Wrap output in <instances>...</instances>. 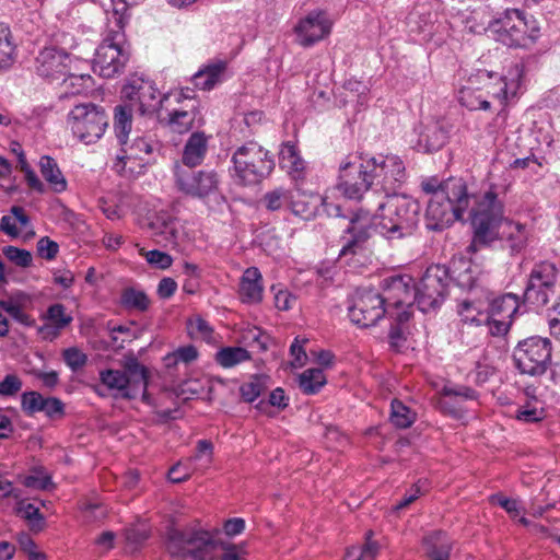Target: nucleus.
I'll return each instance as SVG.
<instances>
[{"label": "nucleus", "instance_id": "obj_1", "mask_svg": "<svg viewBox=\"0 0 560 560\" xmlns=\"http://www.w3.org/2000/svg\"><path fill=\"white\" fill-rule=\"evenodd\" d=\"M165 548L171 558L190 560H242L238 546L225 542L206 529H178L170 526Z\"/></svg>", "mask_w": 560, "mask_h": 560}, {"label": "nucleus", "instance_id": "obj_2", "mask_svg": "<svg viewBox=\"0 0 560 560\" xmlns=\"http://www.w3.org/2000/svg\"><path fill=\"white\" fill-rule=\"evenodd\" d=\"M420 211V203L409 196L395 194L387 197L375 213L378 234L387 241L411 236L418 228Z\"/></svg>", "mask_w": 560, "mask_h": 560}, {"label": "nucleus", "instance_id": "obj_3", "mask_svg": "<svg viewBox=\"0 0 560 560\" xmlns=\"http://www.w3.org/2000/svg\"><path fill=\"white\" fill-rule=\"evenodd\" d=\"M231 162V176L236 185L243 187L260 184L276 167L275 155L254 140L238 147Z\"/></svg>", "mask_w": 560, "mask_h": 560}, {"label": "nucleus", "instance_id": "obj_4", "mask_svg": "<svg viewBox=\"0 0 560 560\" xmlns=\"http://www.w3.org/2000/svg\"><path fill=\"white\" fill-rule=\"evenodd\" d=\"M488 31L509 48H529L540 37V27L533 15L520 9H506L490 21Z\"/></svg>", "mask_w": 560, "mask_h": 560}, {"label": "nucleus", "instance_id": "obj_5", "mask_svg": "<svg viewBox=\"0 0 560 560\" xmlns=\"http://www.w3.org/2000/svg\"><path fill=\"white\" fill-rule=\"evenodd\" d=\"M512 359L521 374L541 376L552 364L551 340L537 335L522 339L514 347Z\"/></svg>", "mask_w": 560, "mask_h": 560}, {"label": "nucleus", "instance_id": "obj_6", "mask_svg": "<svg viewBox=\"0 0 560 560\" xmlns=\"http://www.w3.org/2000/svg\"><path fill=\"white\" fill-rule=\"evenodd\" d=\"M448 271L446 265L435 264L427 268L416 284L413 302L422 313L439 310L448 295Z\"/></svg>", "mask_w": 560, "mask_h": 560}, {"label": "nucleus", "instance_id": "obj_7", "mask_svg": "<svg viewBox=\"0 0 560 560\" xmlns=\"http://www.w3.org/2000/svg\"><path fill=\"white\" fill-rule=\"evenodd\" d=\"M470 225L475 241L482 246H491L499 234V225L505 219L502 218V205L494 191H487L469 213Z\"/></svg>", "mask_w": 560, "mask_h": 560}, {"label": "nucleus", "instance_id": "obj_8", "mask_svg": "<svg viewBox=\"0 0 560 560\" xmlns=\"http://www.w3.org/2000/svg\"><path fill=\"white\" fill-rule=\"evenodd\" d=\"M108 120L105 108L92 102L74 105L68 115L72 133L86 144L94 143L104 135Z\"/></svg>", "mask_w": 560, "mask_h": 560}, {"label": "nucleus", "instance_id": "obj_9", "mask_svg": "<svg viewBox=\"0 0 560 560\" xmlns=\"http://www.w3.org/2000/svg\"><path fill=\"white\" fill-rule=\"evenodd\" d=\"M378 233L377 218L368 210L359 209L349 213L347 226L342 231V247L339 257L355 256L366 249L373 233Z\"/></svg>", "mask_w": 560, "mask_h": 560}, {"label": "nucleus", "instance_id": "obj_10", "mask_svg": "<svg viewBox=\"0 0 560 560\" xmlns=\"http://www.w3.org/2000/svg\"><path fill=\"white\" fill-rule=\"evenodd\" d=\"M129 58L124 34L110 31L96 48L93 70L101 77L110 79L124 71Z\"/></svg>", "mask_w": 560, "mask_h": 560}, {"label": "nucleus", "instance_id": "obj_11", "mask_svg": "<svg viewBox=\"0 0 560 560\" xmlns=\"http://www.w3.org/2000/svg\"><path fill=\"white\" fill-rule=\"evenodd\" d=\"M370 170L372 186L382 190L386 197L395 195L407 178L402 160L397 155L371 158L366 160Z\"/></svg>", "mask_w": 560, "mask_h": 560}, {"label": "nucleus", "instance_id": "obj_12", "mask_svg": "<svg viewBox=\"0 0 560 560\" xmlns=\"http://www.w3.org/2000/svg\"><path fill=\"white\" fill-rule=\"evenodd\" d=\"M472 197V194L466 192L463 203L446 199L442 195L431 197L424 214L425 228L432 232H442L455 221H463Z\"/></svg>", "mask_w": 560, "mask_h": 560}, {"label": "nucleus", "instance_id": "obj_13", "mask_svg": "<svg viewBox=\"0 0 560 560\" xmlns=\"http://www.w3.org/2000/svg\"><path fill=\"white\" fill-rule=\"evenodd\" d=\"M558 273L556 264L549 260L535 264L525 287L524 302L536 307L547 305L550 294L555 292Z\"/></svg>", "mask_w": 560, "mask_h": 560}, {"label": "nucleus", "instance_id": "obj_14", "mask_svg": "<svg viewBox=\"0 0 560 560\" xmlns=\"http://www.w3.org/2000/svg\"><path fill=\"white\" fill-rule=\"evenodd\" d=\"M370 170L366 161L359 164L342 162L339 166L337 190L349 200L360 201L366 191L373 189Z\"/></svg>", "mask_w": 560, "mask_h": 560}, {"label": "nucleus", "instance_id": "obj_15", "mask_svg": "<svg viewBox=\"0 0 560 560\" xmlns=\"http://www.w3.org/2000/svg\"><path fill=\"white\" fill-rule=\"evenodd\" d=\"M387 313L385 299L375 290H364L357 294L348 307V316L360 328L375 326Z\"/></svg>", "mask_w": 560, "mask_h": 560}, {"label": "nucleus", "instance_id": "obj_16", "mask_svg": "<svg viewBox=\"0 0 560 560\" xmlns=\"http://www.w3.org/2000/svg\"><path fill=\"white\" fill-rule=\"evenodd\" d=\"M178 189L191 197L203 199L219 189V175L214 170H200L190 173H176Z\"/></svg>", "mask_w": 560, "mask_h": 560}, {"label": "nucleus", "instance_id": "obj_17", "mask_svg": "<svg viewBox=\"0 0 560 560\" xmlns=\"http://www.w3.org/2000/svg\"><path fill=\"white\" fill-rule=\"evenodd\" d=\"M387 294L385 305H393L394 308L402 306L412 307L416 292L415 279L409 275H394L384 278L380 284Z\"/></svg>", "mask_w": 560, "mask_h": 560}, {"label": "nucleus", "instance_id": "obj_18", "mask_svg": "<svg viewBox=\"0 0 560 560\" xmlns=\"http://www.w3.org/2000/svg\"><path fill=\"white\" fill-rule=\"evenodd\" d=\"M331 31V23L325 11L313 10L295 25L298 42L303 47H311L324 39Z\"/></svg>", "mask_w": 560, "mask_h": 560}, {"label": "nucleus", "instance_id": "obj_19", "mask_svg": "<svg viewBox=\"0 0 560 560\" xmlns=\"http://www.w3.org/2000/svg\"><path fill=\"white\" fill-rule=\"evenodd\" d=\"M495 241H499L502 250H506L509 256L515 257L527 248L529 230L524 223L505 219L499 225V234Z\"/></svg>", "mask_w": 560, "mask_h": 560}, {"label": "nucleus", "instance_id": "obj_20", "mask_svg": "<svg viewBox=\"0 0 560 560\" xmlns=\"http://www.w3.org/2000/svg\"><path fill=\"white\" fill-rule=\"evenodd\" d=\"M446 269L448 271V283L453 281L464 291H471L478 287L481 268L465 255H454Z\"/></svg>", "mask_w": 560, "mask_h": 560}, {"label": "nucleus", "instance_id": "obj_21", "mask_svg": "<svg viewBox=\"0 0 560 560\" xmlns=\"http://www.w3.org/2000/svg\"><path fill=\"white\" fill-rule=\"evenodd\" d=\"M70 55L56 47H45L36 57L35 68L39 77L59 79L69 71Z\"/></svg>", "mask_w": 560, "mask_h": 560}, {"label": "nucleus", "instance_id": "obj_22", "mask_svg": "<svg viewBox=\"0 0 560 560\" xmlns=\"http://www.w3.org/2000/svg\"><path fill=\"white\" fill-rule=\"evenodd\" d=\"M125 96L132 100H138V112L143 117H153L162 108L163 102L167 95L159 97V91L151 83L145 82L139 86L127 85L124 89Z\"/></svg>", "mask_w": 560, "mask_h": 560}, {"label": "nucleus", "instance_id": "obj_23", "mask_svg": "<svg viewBox=\"0 0 560 560\" xmlns=\"http://www.w3.org/2000/svg\"><path fill=\"white\" fill-rule=\"evenodd\" d=\"M279 166L288 173L294 182V188L300 191L301 184H304L306 178V163L300 155L296 144L292 141H285L281 144Z\"/></svg>", "mask_w": 560, "mask_h": 560}, {"label": "nucleus", "instance_id": "obj_24", "mask_svg": "<svg viewBox=\"0 0 560 560\" xmlns=\"http://www.w3.org/2000/svg\"><path fill=\"white\" fill-rule=\"evenodd\" d=\"M450 131L439 122L421 127L412 149L420 153L431 154L440 151L448 141Z\"/></svg>", "mask_w": 560, "mask_h": 560}, {"label": "nucleus", "instance_id": "obj_25", "mask_svg": "<svg viewBox=\"0 0 560 560\" xmlns=\"http://www.w3.org/2000/svg\"><path fill=\"white\" fill-rule=\"evenodd\" d=\"M196 121L198 125L203 122L199 101H192L191 104H184L170 112L166 125L172 131L183 135L190 131Z\"/></svg>", "mask_w": 560, "mask_h": 560}, {"label": "nucleus", "instance_id": "obj_26", "mask_svg": "<svg viewBox=\"0 0 560 560\" xmlns=\"http://www.w3.org/2000/svg\"><path fill=\"white\" fill-rule=\"evenodd\" d=\"M422 190L432 194V197L442 195L446 199L459 201L463 203V197L468 192L467 184L462 177H448L440 182L435 177H431L422 183Z\"/></svg>", "mask_w": 560, "mask_h": 560}, {"label": "nucleus", "instance_id": "obj_27", "mask_svg": "<svg viewBox=\"0 0 560 560\" xmlns=\"http://www.w3.org/2000/svg\"><path fill=\"white\" fill-rule=\"evenodd\" d=\"M296 196L291 192L290 210L295 215L305 221L314 220L319 211L320 203H325V198L318 194L307 192L303 189L295 188Z\"/></svg>", "mask_w": 560, "mask_h": 560}, {"label": "nucleus", "instance_id": "obj_28", "mask_svg": "<svg viewBox=\"0 0 560 560\" xmlns=\"http://www.w3.org/2000/svg\"><path fill=\"white\" fill-rule=\"evenodd\" d=\"M386 315L390 319V327L388 331L389 347L399 352L402 347V342L406 341L402 326L407 324L412 317V307L402 306L401 308H394L393 305H387Z\"/></svg>", "mask_w": 560, "mask_h": 560}, {"label": "nucleus", "instance_id": "obj_29", "mask_svg": "<svg viewBox=\"0 0 560 560\" xmlns=\"http://www.w3.org/2000/svg\"><path fill=\"white\" fill-rule=\"evenodd\" d=\"M424 555L430 560H450L452 542L447 533L442 529H434L422 537Z\"/></svg>", "mask_w": 560, "mask_h": 560}, {"label": "nucleus", "instance_id": "obj_30", "mask_svg": "<svg viewBox=\"0 0 560 560\" xmlns=\"http://www.w3.org/2000/svg\"><path fill=\"white\" fill-rule=\"evenodd\" d=\"M262 277L257 267L247 268L240 283V295L244 303H259L262 300Z\"/></svg>", "mask_w": 560, "mask_h": 560}, {"label": "nucleus", "instance_id": "obj_31", "mask_svg": "<svg viewBox=\"0 0 560 560\" xmlns=\"http://www.w3.org/2000/svg\"><path fill=\"white\" fill-rule=\"evenodd\" d=\"M208 149V137L203 131L192 132L186 141L182 161L188 167L200 165Z\"/></svg>", "mask_w": 560, "mask_h": 560}, {"label": "nucleus", "instance_id": "obj_32", "mask_svg": "<svg viewBox=\"0 0 560 560\" xmlns=\"http://www.w3.org/2000/svg\"><path fill=\"white\" fill-rule=\"evenodd\" d=\"M100 381L109 390H117L118 394L114 398H122L132 400L136 398V393L129 388V381L120 370L106 369L100 372Z\"/></svg>", "mask_w": 560, "mask_h": 560}, {"label": "nucleus", "instance_id": "obj_33", "mask_svg": "<svg viewBox=\"0 0 560 560\" xmlns=\"http://www.w3.org/2000/svg\"><path fill=\"white\" fill-rule=\"evenodd\" d=\"M226 70V62L218 60L199 69L192 77L191 81L195 88L203 91L212 90L220 81L224 71Z\"/></svg>", "mask_w": 560, "mask_h": 560}, {"label": "nucleus", "instance_id": "obj_34", "mask_svg": "<svg viewBox=\"0 0 560 560\" xmlns=\"http://www.w3.org/2000/svg\"><path fill=\"white\" fill-rule=\"evenodd\" d=\"M122 372L126 378L129 381V388L133 389L136 396L140 389V385L149 382L150 371L147 366L139 362L133 353H130L124 358Z\"/></svg>", "mask_w": 560, "mask_h": 560}, {"label": "nucleus", "instance_id": "obj_35", "mask_svg": "<svg viewBox=\"0 0 560 560\" xmlns=\"http://www.w3.org/2000/svg\"><path fill=\"white\" fill-rule=\"evenodd\" d=\"M132 106L130 104H119L114 108V131L121 147L128 144L129 133L132 127Z\"/></svg>", "mask_w": 560, "mask_h": 560}, {"label": "nucleus", "instance_id": "obj_36", "mask_svg": "<svg viewBox=\"0 0 560 560\" xmlns=\"http://www.w3.org/2000/svg\"><path fill=\"white\" fill-rule=\"evenodd\" d=\"M39 168L42 176L55 192L60 194L67 189V180L54 158L43 155L39 160Z\"/></svg>", "mask_w": 560, "mask_h": 560}, {"label": "nucleus", "instance_id": "obj_37", "mask_svg": "<svg viewBox=\"0 0 560 560\" xmlns=\"http://www.w3.org/2000/svg\"><path fill=\"white\" fill-rule=\"evenodd\" d=\"M518 296L513 293H506L490 301L486 314L501 318L512 319L518 310Z\"/></svg>", "mask_w": 560, "mask_h": 560}, {"label": "nucleus", "instance_id": "obj_38", "mask_svg": "<svg viewBox=\"0 0 560 560\" xmlns=\"http://www.w3.org/2000/svg\"><path fill=\"white\" fill-rule=\"evenodd\" d=\"M271 382L267 374H253L249 381L240 386V395L244 402L253 404L261 394H264Z\"/></svg>", "mask_w": 560, "mask_h": 560}, {"label": "nucleus", "instance_id": "obj_39", "mask_svg": "<svg viewBox=\"0 0 560 560\" xmlns=\"http://www.w3.org/2000/svg\"><path fill=\"white\" fill-rule=\"evenodd\" d=\"M326 383V376L319 368L307 369L298 376L299 387L305 395H316Z\"/></svg>", "mask_w": 560, "mask_h": 560}, {"label": "nucleus", "instance_id": "obj_40", "mask_svg": "<svg viewBox=\"0 0 560 560\" xmlns=\"http://www.w3.org/2000/svg\"><path fill=\"white\" fill-rule=\"evenodd\" d=\"M119 303L126 311L144 313L149 310L151 301L144 291L127 287L121 291Z\"/></svg>", "mask_w": 560, "mask_h": 560}, {"label": "nucleus", "instance_id": "obj_41", "mask_svg": "<svg viewBox=\"0 0 560 560\" xmlns=\"http://www.w3.org/2000/svg\"><path fill=\"white\" fill-rule=\"evenodd\" d=\"M250 359V352L243 347H223L214 354L215 363L224 369L234 368Z\"/></svg>", "mask_w": 560, "mask_h": 560}, {"label": "nucleus", "instance_id": "obj_42", "mask_svg": "<svg viewBox=\"0 0 560 560\" xmlns=\"http://www.w3.org/2000/svg\"><path fill=\"white\" fill-rule=\"evenodd\" d=\"M389 420L395 428L407 429L413 424L416 415L402 401L393 399Z\"/></svg>", "mask_w": 560, "mask_h": 560}, {"label": "nucleus", "instance_id": "obj_43", "mask_svg": "<svg viewBox=\"0 0 560 560\" xmlns=\"http://www.w3.org/2000/svg\"><path fill=\"white\" fill-rule=\"evenodd\" d=\"M457 313L462 317V322L470 325H483L486 310H481L476 301L463 300L457 305Z\"/></svg>", "mask_w": 560, "mask_h": 560}, {"label": "nucleus", "instance_id": "obj_44", "mask_svg": "<svg viewBox=\"0 0 560 560\" xmlns=\"http://www.w3.org/2000/svg\"><path fill=\"white\" fill-rule=\"evenodd\" d=\"M290 190L283 187H277L267 191L259 202L267 211L275 212L282 209L285 203H290Z\"/></svg>", "mask_w": 560, "mask_h": 560}, {"label": "nucleus", "instance_id": "obj_45", "mask_svg": "<svg viewBox=\"0 0 560 560\" xmlns=\"http://www.w3.org/2000/svg\"><path fill=\"white\" fill-rule=\"evenodd\" d=\"M47 404V397H44L39 392L27 390L21 395V409L28 416L33 417L38 412H43Z\"/></svg>", "mask_w": 560, "mask_h": 560}, {"label": "nucleus", "instance_id": "obj_46", "mask_svg": "<svg viewBox=\"0 0 560 560\" xmlns=\"http://www.w3.org/2000/svg\"><path fill=\"white\" fill-rule=\"evenodd\" d=\"M16 513H23V517L30 522L31 530L38 533L45 527V516L39 509L33 503H24L21 501L18 503Z\"/></svg>", "mask_w": 560, "mask_h": 560}, {"label": "nucleus", "instance_id": "obj_47", "mask_svg": "<svg viewBox=\"0 0 560 560\" xmlns=\"http://www.w3.org/2000/svg\"><path fill=\"white\" fill-rule=\"evenodd\" d=\"M121 151L126 154L120 159H142L141 154H151L153 152V142L145 137L137 136L126 147H121Z\"/></svg>", "mask_w": 560, "mask_h": 560}, {"label": "nucleus", "instance_id": "obj_48", "mask_svg": "<svg viewBox=\"0 0 560 560\" xmlns=\"http://www.w3.org/2000/svg\"><path fill=\"white\" fill-rule=\"evenodd\" d=\"M187 330L190 337H200L206 342L210 343L213 340V328L201 316L195 319H189L187 323Z\"/></svg>", "mask_w": 560, "mask_h": 560}, {"label": "nucleus", "instance_id": "obj_49", "mask_svg": "<svg viewBox=\"0 0 560 560\" xmlns=\"http://www.w3.org/2000/svg\"><path fill=\"white\" fill-rule=\"evenodd\" d=\"M44 319L56 325L57 328L63 329L72 322V316L66 313V306L61 303L51 304L46 314L43 316Z\"/></svg>", "mask_w": 560, "mask_h": 560}, {"label": "nucleus", "instance_id": "obj_50", "mask_svg": "<svg viewBox=\"0 0 560 560\" xmlns=\"http://www.w3.org/2000/svg\"><path fill=\"white\" fill-rule=\"evenodd\" d=\"M2 253L11 262L19 267L27 268L32 265L33 256L27 249L8 245L3 247Z\"/></svg>", "mask_w": 560, "mask_h": 560}, {"label": "nucleus", "instance_id": "obj_51", "mask_svg": "<svg viewBox=\"0 0 560 560\" xmlns=\"http://www.w3.org/2000/svg\"><path fill=\"white\" fill-rule=\"evenodd\" d=\"M23 306L15 305L11 301H0V308L10 315V317L25 327L35 326V319L23 312Z\"/></svg>", "mask_w": 560, "mask_h": 560}, {"label": "nucleus", "instance_id": "obj_52", "mask_svg": "<svg viewBox=\"0 0 560 560\" xmlns=\"http://www.w3.org/2000/svg\"><path fill=\"white\" fill-rule=\"evenodd\" d=\"M62 359L72 372H78L88 363V355L77 347L65 349Z\"/></svg>", "mask_w": 560, "mask_h": 560}, {"label": "nucleus", "instance_id": "obj_53", "mask_svg": "<svg viewBox=\"0 0 560 560\" xmlns=\"http://www.w3.org/2000/svg\"><path fill=\"white\" fill-rule=\"evenodd\" d=\"M483 319V324L489 326L490 334L495 337L505 336L512 324V319L492 316L491 314H486Z\"/></svg>", "mask_w": 560, "mask_h": 560}, {"label": "nucleus", "instance_id": "obj_54", "mask_svg": "<svg viewBox=\"0 0 560 560\" xmlns=\"http://www.w3.org/2000/svg\"><path fill=\"white\" fill-rule=\"evenodd\" d=\"M36 252L40 258L52 260L59 253V245L48 236H43L37 241Z\"/></svg>", "mask_w": 560, "mask_h": 560}, {"label": "nucleus", "instance_id": "obj_55", "mask_svg": "<svg viewBox=\"0 0 560 560\" xmlns=\"http://www.w3.org/2000/svg\"><path fill=\"white\" fill-rule=\"evenodd\" d=\"M307 342V338H300L299 336L294 338L290 346V354L294 358V361L291 362L292 368H301L305 364L307 354L304 345Z\"/></svg>", "mask_w": 560, "mask_h": 560}, {"label": "nucleus", "instance_id": "obj_56", "mask_svg": "<svg viewBox=\"0 0 560 560\" xmlns=\"http://www.w3.org/2000/svg\"><path fill=\"white\" fill-rule=\"evenodd\" d=\"M23 382L16 374H7L0 382V397H12L21 390Z\"/></svg>", "mask_w": 560, "mask_h": 560}, {"label": "nucleus", "instance_id": "obj_57", "mask_svg": "<svg viewBox=\"0 0 560 560\" xmlns=\"http://www.w3.org/2000/svg\"><path fill=\"white\" fill-rule=\"evenodd\" d=\"M442 395L445 397H459L465 400H477L479 398L478 392L466 385L444 386Z\"/></svg>", "mask_w": 560, "mask_h": 560}, {"label": "nucleus", "instance_id": "obj_58", "mask_svg": "<svg viewBox=\"0 0 560 560\" xmlns=\"http://www.w3.org/2000/svg\"><path fill=\"white\" fill-rule=\"evenodd\" d=\"M136 322H130L129 325H113L112 322L107 323V329L109 332H118L124 336L125 342H131L135 339H138L141 337L143 329L138 328L133 329L131 326H135Z\"/></svg>", "mask_w": 560, "mask_h": 560}, {"label": "nucleus", "instance_id": "obj_59", "mask_svg": "<svg viewBox=\"0 0 560 560\" xmlns=\"http://www.w3.org/2000/svg\"><path fill=\"white\" fill-rule=\"evenodd\" d=\"M47 407H45L44 415L50 420L62 419L66 415V406L63 401L55 396L47 397Z\"/></svg>", "mask_w": 560, "mask_h": 560}, {"label": "nucleus", "instance_id": "obj_60", "mask_svg": "<svg viewBox=\"0 0 560 560\" xmlns=\"http://www.w3.org/2000/svg\"><path fill=\"white\" fill-rule=\"evenodd\" d=\"M22 485L26 488L36 490H49L55 487L51 476L38 477L35 475L24 476L22 479Z\"/></svg>", "mask_w": 560, "mask_h": 560}, {"label": "nucleus", "instance_id": "obj_61", "mask_svg": "<svg viewBox=\"0 0 560 560\" xmlns=\"http://www.w3.org/2000/svg\"><path fill=\"white\" fill-rule=\"evenodd\" d=\"M545 417L544 409H537L535 407H522L516 410L515 418L526 423H537Z\"/></svg>", "mask_w": 560, "mask_h": 560}, {"label": "nucleus", "instance_id": "obj_62", "mask_svg": "<svg viewBox=\"0 0 560 560\" xmlns=\"http://www.w3.org/2000/svg\"><path fill=\"white\" fill-rule=\"evenodd\" d=\"M15 47L10 40L0 39V71L8 70L14 62Z\"/></svg>", "mask_w": 560, "mask_h": 560}, {"label": "nucleus", "instance_id": "obj_63", "mask_svg": "<svg viewBox=\"0 0 560 560\" xmlns=\"http://www.w3.org/2000/svg\"><path fill=\"white\" fill-rule=\"evenodd\" d=\"M147 261L160 269H166L171 267L173 258L167 253L159 249H151L147 253Z\"/></svg>", "mask_w": 560, "mask_h": 560}, {"label": "nucleus", "instance_id": "obj_64", "mask_svg": "<svg viewBox=\"0 0 560 560\" xmlns=\"http://www.w3.org/2000/svg\"><path fill=\"white\" fill-rule=\"evenodd\" d=\"M177 290V282L171 277H164L160 280L156 294L162 300L171 299Z\"/></svg>", "mask_w": 560, "mask_h": 560}]
</instances>
